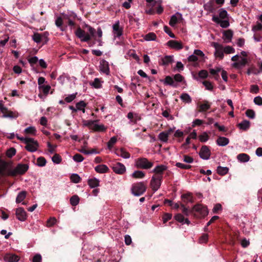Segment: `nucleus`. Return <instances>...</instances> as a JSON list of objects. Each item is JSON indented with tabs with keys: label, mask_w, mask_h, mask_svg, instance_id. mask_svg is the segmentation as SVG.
Wrapping results in <instances>:
<instances>
[{
	"label": "nucleus",
	"mask_w": 262,
	"mask_h": 262,
	"mask_svg": "<svg viewBox=\"0 0 262 262\" xmlns=\"http://www.w3.org/2000/svg\"><path fill=\"white\" fill-rule=\"evenodd\" d=\"M8 163L0 158V175L15 177L17 174H24L29 169L26 164H18L13 169L7 168Z\"/></svg>",
	"instance_id": "obj_1"
},
{
	"label": "nucleus",
	"mask_w": 262,
	"mask_h": 262,
	"mask_svg": "<svg viewBox=\"0 0 262 262\" xmlns=\"http://www.w3.org/2000/svg\"><path fill=\"white\" fill-rule=\"evenodd\" d=\"M181 207L183 213L186 216L192 214L196 218H201L204 217L208 213L207 207L200 204L194 205L191 209L185 207L184 204H181Z\"/></svg>",
	"instance_id": "obj_2"
},
{
	"label": "nucleus",
	"mask_w": 262,
	"mask_h": 262,
	"mask_svg": "<svg viewBox=\"0 0 262 262\" xmlns=\"http://www.w3.org/2000/svg\"><path fill=\"white\" fill-rule=\"evenodd\" d=\"M85 27L88 28L90 35L86 33L85 32L82 30L80 27H78L75 31V35L78 38L80 39L81 41L88 42L91 39V36L92 37L95 36L96 30L94 28H92L91 26L88 25H85Z\"/></svg>",
	"instance_id": "obj_3"
},
{
	"label": "nucleus",
	"mask_w": 262,
	"mask_h": 262,
	"mask_svg": "<svg viewBox=\"0 0 262 262\" xmlns=\"http://www.w3.org/2000/svg\"><path fill=\"white\" fill-rule=\"evenodd\" d=\"M146 182H140L132 184L131 191L135 196H140L146 191Z\"/></svg>",
	"instance_id": "obj_4"
},
{
	"label": "nucleus",
	"mask_w": 262,
	"mask_h": 262,
	"mask_svg": "<svg viewBox=\"0 0 262 262\" xmlns=\"http://www.w3.org/2000/svg\"><path fill=\"white\" fill-rule=\"evenodd\" d=\"M135 166L137 168L149 169L154 166V163L145 158H139L135 160Z\"/></svg>",
	"instance_id": "obj_5"
},
{
	"label": "nucleus",
	"mask_w": 262,
	"mask_h": 262,
	"mask_svg": "<svg viewBox=\"0 0 262 262\" xmlns=\"http://www.w3.org/2000/svg\"><path fill=\"white\" fill-rule=\"evenodd\" d=\"M162 180V178L158 176H153L152 177L150 184L151 189L154 191H156L160 187Z\"/></svg>",
	"instance_id": "obj_6"
},
{
	"label": "nucleus",
	"mask_w": 262,
	"mask_h": 262,
	"mask_svg": "<svg viewBox=\"0 0 262 262\" xmlns=\"http://www.w3.org/2000/svg\"><path fill=\"white\" fill-rule=\"evenodd\" d=\"M111 167L116 173L119 174H123L126 171L125 166L120 162L112 164Z\"/></svg>",
	"instance_id": "obj_7"
},
{
	"label": "nucleus",
	"mask_w": 262,
	"mask_h": 262,
	"mask_svg": "<svg viewBox=\"0 0 262 262\" xmlns=\"http://www.w3.org/2000/svg\"><path fill=\"white\" fill-rule=\"evenodd\" d=\"M211 151L209 147L206 145H203L199 152L200 158L204 160H208L209 159Z\"/></svg>",
	"instance_id": "obj_8"
},
{
	"label": "nucleus",
	"mask_w": 262,
	"mask_h": 262,
	"mask_svg": "<svg viewBox=\"0 0 262 262\" xmlns=\"http://www.w3.org/2000/svg\"><path fill=\"white\" fill-rule=\"evenodd\" d=\"M212 46L215 49L214 53L215 56L222 59L224 57L223 47L219 43L214 42H212Z\"/></svg>",
	"instance_id": "obj_9"
},
{
	"label": "nucleus",
	"mask_w": 262,
	"mask_h": 262,
	"mask_svg": "<svg viewBox=\"0 0 262 262\" xmlns=\"http://www.w3.org/2000/svg\"><path fill=\"white\" fill-rule=\"evenodd\" d=\"M167 169V167L164 165H159L155 167L152 172L155 173L154 176H158L163 178V174L165 170Z\"/></svg>",
	"instance_id": "obj_10"
},
{
	"label": "nucleus",
	"mask_w": 262,
	"mask_h": 262,
	"mask_svg": "<svg viewBox=\"0 0 262 262\" xmlns=\"http://www.w3.org/2000/svg\"><path fill=\"white\" fill-rule=\"evenodd\" d=\"M211 103L207 100H203L202 102L198 103L199 107V112L203 113L209 110L211 107Z\"/></svg>",
	"instance_id": "obj_11"
},
{
	"label": "nucleus",
	"mask_w": 262,
	"mask_h": 262,
	"mask_svg": "<svg viewBox=\"0 0 262 262\" xmlns=\"http://www.w3.org/2000/svg\"><path fill=\"white\" fill-rule=\"evenodd\" d=\"M212 20L216 24H220V26L223 28H226L229 26V21L228 19L221 20L217 16L214 15Z\"/></svg>",
	"instance_id": "obj_12"
},
{
	"label": "nucleus",
	"mask_w": 262,
	"mask_h": 262,
	"mask_svg": "<svg viewBox=\"0 0 262 262\" xmlns=\"http://www.w3.org/2000/svg\"><path fill=\"white\" fill-rule=\"evenodd\" d=\"M17 219L20 221H25L27 218V213L23 208L19 207L16 210Z\"/></svg>",
	"instance_id": "obj_13"
},
{
	"label": "nucleus",
	"mask_w": 262,
	"mask_h": 262,
	"mask_svg": "<svg viewBox=\"0 0 262 262\" xmlns=\"http://www.w3.org/2000/svg\"><path fill=\"white\" fill-rule=\"evenodd\" d=\"M38 147V142L33 139L32 142L26 144L25 149L30 152H34L37 150Z\"/></svg>",
	"instance_id": "obj_14"
},
{
	"label": "nucleus",
	"mask_w": 262,
	"mask_h": 262,
	"mask_svg": "<svg viewBox=\"0 0 262 262\" xmlns=\"http://www.w3.org/2000/svg\"><path fill=\"white\" fill-rule=\"evenodd\" d=\"M167 44L170 48L178 50H181L183 48L181 42L175 40H170L167 42Z\"/></svg>",
	"instance_id": "obj_15"
},
{
	"label": "nucleus",
	"mask_w": 262,
	"mask_h": 262,
	"mask_svg": "<svg viewBox=\"0 0 262 262\" xmlns=\"http://www.w3.org/2000/svg\"><path fill=\"white\" fill-rule=\"evenodd\" d=\"M19 258L18 255L11 253H7L4 257V260L8 262H18Z\"/></svg>",
	"instance_id": "obj_16"
},
{
	"label": "nucleus",
	"mask_w": 262,
	"mask_h": 262,
	"mask_svg": "<svg viewBox=\"0 0 262 262\" xmlns=\"http://www.w3.org/2000/svg\"><path fill=\"white\" fill-rule=\"evenodd\" d=\"M160 81L163 82L165 85H168L174 88L178 86V83H177L173 78L170 76H166L164 80L161 79Z\"/></svg>",
	"instance_id": "obj_17"
},
{
	"label": "nucleus",
	"mask_w": 262,
	"mask_h": 262,
	"mask_svg": "<svg viewBox=\"0 0 262 262\" xmlns=\"http://www.w3.org/2000/svg\"><path fill=\"white\" fill-rule=\"evenodd\" d=\"M114 36L119 37L122 34V29L120 28L119 22L118 21L113 26Z\"/></svg>",
	"instance_id": "obj_18"
},
{
	"label": "nucleus",
	"mask_w": 262,
	"mask_h": 262,
	"mask_svg": "<svg viewBox=\"0 0 262 262\" xmlns=\"http://www.w3.org/2000/svg\"><path fill=\"white\" fill-rule=\"evenodd\" d=\"M248 63V60L245 58H241V59L233 64V67L236 69H241L245 67Z\"/></svg>",
	"instance_id": "obj_19"
},
{
	"label": "nucleus",
	"mask_w": 262,
	"mask_h": 262,
	"mask_svg": "<svg viewBox=\"0 0 262 262\" xmlns=\"http://www.w3.org/2000/svg\"><path fill=\"white\" fill-rule=\"evenodd\" d=\"M177 16H178L181 19L182 18V14L179 12L172 15L169 22V25L171 27H174L178 23V18Z\"/></svg>",
	"instance_id": "obj_20"
},
{
	"label": "nucleus",
	"mask_w": 262,
	"mask_h": 262,
	"mask_svg": "<svg viewBox=\"0 0 262 262\" xmlns=\"http://www.w3.org/2000/svg\"><path fill=\"white\" fill-rule=\"evenodd\" d=\"M216 144L221 146H225L228 144L229 140L224 137H219L216 141Z\"/></svg>",
	"instance_id": "obj_21"
},
{
	"label": "nucleus",
	"mask_w": 262,
	"mask_h": 262,
	"mask_svg": "<svg viewBox=\"0 0 262 262\" xmlns=\"http://www.w3.org/2000/svg\"><path fill=\"white\" fill-rule=\"evenodd\" d=\"M233 35V31L231 30L224 31L223 32V38L226 40V42H229L231 41Z\"/></svg>",
	"instance_id": "obj_22"
},
{
	"label": "nucleus",
	"mask_w": 262,
	"mask_h": 262,
	"mask_svg": "<svg viewBox=\"0 0 262 262\" xmlns=\"http://www.w3.org/2000/svg\"><path fill=\"white\" fill-rule=\"evenodd\" d=\"M95 170L96 172L100 173L107 172L109 171V168L105 165H99L95 167Z\"/></svg>",
	"instance_id": "obj_23"
},
{
	"label": "nucleus",
	"mask_w": 262,
	"mask_h": 262,
	"mask_svg": "<svg viewBox=\"0 0 262 262\" xmlns=\"http://www.w3.org/2000/svg\"><path fill=\"white\" fill-rule=\"evenodd\" d=\"M116 154L125 159H128L130 157V154L126 151L124 148H121L116 151Z\"/></svg>",
	"instance_id": "obj_24"
},
{
	"label": "nucleus",
	"mask_w": 262,
	"mask_h": 262,
	"mask_svg": "<svg viewBox=\"0 0 262 262\" xmlns=\"http://www.w3.org/2000/svg\"><path fill=\"white\" fill-rule=\"evenodd\" d=\"M107 127H105L103 124H94V125L93 126V128H92V129H93L94 132H105L106 130Z\"/></svg>",
	"instance_id": "obj_25"
},
{
	"label": "nucleus",
	"mask_w": 262,
	"mask_h": 262,
	"mask_svg": "<svg viewBox=\"0 0 262 262\" xmlns=\"http://www.w3.org/2000/svg\"><path fill=\"white\" fill-rule=\"evenodd\" d=\"M182 201L186 203H188L189 202L190 203H193V197L192 196L191 193H186V194H183L182 195Z\"/></svg>",
	"instance_id": "obj_26"
},
{
	"label": "nucleus",
	"mask_w": 262,
	"mask_h": 262,
	"mask_svg": "<svg viewBox=\"0 0 262 262\" xmlns=\"http://www.w3.org/2000/svg\"><path fill=\"white\" fill-rule=\"evenodd\" d=\"M250 123L248 120H244L238 124L237 126L242 130H246L250 127Z\"/></svg>",
	"instance_id": "obj_27"
},
{
	"label": "nucleus",
	"mask_w": 262,
	"mask_h": 262,
	"mask_svg": "<svg viewBox=\"0 0 262 262\" xmlns=\"http://www.w3.org/2000/svg\"><path fill=\"white\" fill-rule=\"evenodd\" d=\"M101 70L103 73L108 74L110 71L108 62L104 60H102L101 62Z\"/></svg>",
	"instance_id": "obj_28"
},
{
	"label": "nucleus",
	"mask_w": 262,
	"mask_h": 262,
	"mask_svg": "<svg viewBox=\"0 0 262 262\" xmlns=\"http://www.w3.org/2000/svg\"><path fill=\"white\" fill-rule=\"evenodd\" d=\"M145 176V172L140 170H136L132 174V177L135 179H142Z\"/></svg>",
	"instance_id": "obj_29"
},
{
	"label": "nucleus",
	"mask_w": 262,
	"mask_h": 262,
	"mask_svg": "<svg viewBox=\"0 0 262 262\" xmlns=\"http://www.w3.org/2000/svg\"><path fill=\"white\" fill-rule=\"evenodd\" d=\"M162 64L164 66L168 65L173 61V57L171 56H165L161 58Z\"/></svg>",
	"instance_id": "obj_30"
},
{
	"label": "nucleus",
	"mask_w": 262,
	"mask_h": 262,
	"mask_svg": "<svg viewBox=\"0 0 262 262\" xmlns=\"http://www.w3.org/2000/svg\"><path fill=\"white\" fill-rule=\"evenodd\" d=\"M32 39L35 42L37 43H40L43 41L42 34L34 33L32 36Z\"/></svg>",
	"instance_id": "obj_31"
},
{
	"label": "nucleus",
	"mask_w": 262,
	"mask_h": 262,
	"mask_svg": "<svg viewBox=\"0 0 262 262\" xmlns=\"http://www.w3.org/2000/svg\"><path fill=\"white\" fill-rule=\"evenodd\" d=\"M237 158L238 161L242 162H248L250 159V156L246 154H239L237 155Z\"/></svg>",
	"instance_id": "obj_32"
},
{
	"label": "nucleus",
	"mask_w": 262,
	"mask_h": 262,
	"mask_svg": "<svg viewBox=\"0 0 262 262\" xmlns=\"http://www.w3.org/2000/svg\"><path fill=\"white\" fill-rule=\"evenodd\" d=\"M217 172L221 176H224L228 172L229 168L227 167H222L219 166L216 169Z\"/></svg>",
	"instance_id": "obj_33"
},
{
	"label": "nucleus",
	"mask_w": 262,
	"mask_h": 262,
	"mask_svg": "<svg viewBox=\"0 0 262 262\" xmlns=\"http://www.w3.org/2000/svg\"><path fill=\"white\" fill-rule=\"evenodd\" d=\"M88 183L90 187L95 188L99 186V181L96 178L90 179Z\"/></svg>",
	"instance_id": "obj_34"
},
{
	"label": "nucleus",
	"mask_w": 262,
	"mask_h": 262,
	"mask_svg": "<svg viewBox=\"0 0 262 262\" xmlns=\"http://www.w3.org/2000/svg\"><path fill=\"white\" fill-rule=\"evenodd\" d=\"M27 192L25 191H22L20 192L16 199V202L19 203L21 202L26 197Z\"/></svg>",
	"instance_id": "obj_35"
},
{
	"label": "nucleus",
	"mask_w": 262,
	"mask_h": 262,
	"mask_svg": "<svg viewBox=\"0 0 262 262\" xmlns=\"http://www.w3.org/2000/svg\"><path fill=\"white\" fill-rule=\"evenodd\" d=\"M181 99L185 102L190 103L191 102V98L190 96L187 93H183L180 96Z\"/></svg>",
	"instance_id": "obj_36"
},
{
	"label": "nucleus",
	"mask_w": 262,
	"mask_h": 262,
	"mask_svg": "<svg viewBox=\"0 0 262 262\" xmlns=\"http://www.w3.org/2000/svg\"><path fill=\"white\" fill-rule=\"evenodd\" d=\"M156 37L157 36L155 33L150 32L144 36V39L147 41L155 40Z\"/></svg>",
	"instance_id": "obj_37"
},
{
	"label": "nucleus",
	"mask_w": 262,
	"mask_h": 262,
	"mask_svg": "<svg viewBox=\"0 0 262 262\" xmlns=\"http://www.w3.org/2000/svg\"><path fill=\"white\" fill-rule=\"evenodd\" d=\"M159 139L163 142H167L168 141V136L166 132H162L159 134Z\"/></svg>",
	"instance_id": "obj_38"
},
{
	"label": "nucleus",
	"mask_w": 262,
	"mask_h": 262,
	"mask_svg": "<svg viewBox=\"0 0 262 262\" xmlns=\"http://www.w3.org/2000/svg\"><path fill=\"white\" fill-rule=\"evenodd\" d=\"M219 17L222 19L228 18V14L227 11L224 9H220L219 10Z\"/></svg>",
	"instance_id": "obj_39"
},
{
	"label": "nucleus",
	"mask_w": 262,
	"mask_h": 262,
	"mask_svg": "<svg viewBox=\"0 0 262 262\" xmlns=\"http://www.w3.org/2000/svg\"><path fill=\"white\" fill-rule=\"evenodd\" d=\"M79 202V198L77 195H73L70 199V203L73 206H76Z\"/></svg>",
	"instance_id": "obj_40"
},
{
	"label": "nucleus",
	"mask_w": 262,
	"mask_h": 262,
	"mask_svg": "<svg viewBox=\"0 0 262 262\" xmlns=\"http://www.w3.org/2000/svg\"><path fill=\"white\" fill-rule=\"evenodd\" d=\"M47 161L43 157H39L37 159V165L40 167H43L46 165Z\"/></svg>",
	"instance_id": "obj_41"
},
{
	"label": "nucleus",
	"mask_w": 262,
	"mask_h": 262,
	"mask_svg": "<svg viewBox=\"0 0 262 262\" xmlns=\"http://www.w3.org/2000/svg\"><path fill=\"white\" fill-rule=\"evenodd\" d=\"M16 150L15 148L14 147H11L7 150L6 156L8 158H11L16 154Z\"/></svg>",
	"instance_id": "obj_42"
},
{
	"label": "nucleus",
	"mask_w": 262,
	"mask_h": 262,
	"mask_svg": "<svg viewBox=\"0 0 262 262\" xmlns=\"http://www.w3.org/2000/svg\"><path fill=\"white\" fill-rule=\"evenodd\" d=\"M72 182L75 183H78L81 181V178L77 174L73 173L71 176L70 177Z\"/></svg>",
	"instance_id": "obj_43"
},
{
	"label": "nucleus",
	"mask_w": 262,
	"mask_h": 262,
	"mask_svg": "<svg viewBox=\"0 0 262 262\" xmlns=\"http://www.w3.org/2000/svg\"><path fill=\"white\" fill-rule=\"evenodd\" d=\"M39 89L41 90L43 94L46 95L49 93V91L51 89V86L49 85H42L41 86H39Z\"/></svg>",
	"instance_id": "obj_44"
},
{
	"label": "nucleus",
	"mask_w": 262,
	"mask_h": 262,
	"mask_svg": "<svg viewBox=\"0 0 262 262\" xmlns=\"http://www.w3.org/2000/svg\"><path fill=\"white\" fill-rule=\"evenodd\" d=\"M25 133L27 134L35 135L36 129L35 127L30 126L25 129Z\"/></svg>",
	"instance_id": "obj_45"
},
{
	"label": "nucleus",
	"mask_w": 262,
	"mask_h": 262,
	"mask_svg": "<svg viewBox=\"0 0 262 262\" xmlns=\"http://www.w3.org/2000/svg\"><path fill=\"white\" fill-rule=\"evenodd\" d=\"M117 138L116 137L114 136L112 137L107 142V147L109 149H111L113 145L116 143Z\"/></svg>",
	"instance_id": "obj_46"
},
{
	"label": "nucleus",
	"mask_w": 262,
	"mask_h": 262,
	"mask_svg": "<svg viewBox=\"0 0 262 262\" xmlns=\"http://www.w3.org/2000/svg\"><path fill=\"white\" fill-rule=\"evenodd\" d=\"M52 161L56 164H59L61 161V156L57 154H55L52 158Z\"/></svg>",
	"instance_id": "obj_47"
},
{
	"label": "nucleus",
	"mask_w": 262,
	"mask_h": 262,
	"mask_svg": "<svg viewBox=\"0 0 262 262\" xmlns=\"http://www.w3.org/2000/svg\"><path fill=\"white\" fill-rule=\"evenodd\" d=\"M209 136L206 132H204L199 136V140L201 142H205L209 139Z\"/></svg>",
	"instance_id": "obj_48"
},
{
	"label": "nucleus",
	"mask_w": 262,
	"mask_h": 262,
	"mask_svg": "<svg viewBox=\"0 0 262 262\" xmlns=\"http://www.w3.org/2000/svg\"><path fill=\"white\" fill-rule=\"evenodd\" d=\"M77 95V93L70 95L65 98L64 101L68 103H70L76 98Z\"/></svg>",
	"instance_id": "obj_49"
},
{
	"label": "nucleus",
	"mask_w": 262,
	"mask_h": 262,
	"mask_svg": "<svg viewBox=\"0 0 262 262\" xmlns=\"http://www.w3.org/2000/svg\"><path fill=\"white\" fill-rule=\"evenodd\" d=\"M246 115L248 117L251 119H254L255 117V113L253 110H247L246 112Z\"/></svg>",
	"instance_id": "obj_50"
},
{
	"label": "nucleus",
	"mask_w": 262,
	"mask_h": 262,
	"mask_svg": "<svg viewBox=\"0 0 262 262\" xmlns=\"http://www.w3.org/2000/svg\"><path fill=\"white\" fill-rule=\"evenodd\" d=\"M173 79L177 83L178 82H182L184 79V77L180 74H177L174 75Z\"/></svg>",
	"instance_id": "obj_51"
},
{
	"label": "nucleus",
	"mask_w": 262,
	"mask_h": 262,
	"mask_svg": "<svg viewBox=\"0 0 262 262\" xmlns=\"http://www.w3.org/2000/svg\"><path fill=\"white\" fill-rule=\"evenodd\" d=\"M92 85L96 89L100 88L101 87V84L99 79L98 78H95L94 81L92 83Z\"/></svg>",
	"instance_id": "obj_52"
},
{
	"label": "nucleus",
	"mask_w": 262,
	"mask_h": 262,
	"mask_svg": "<svg viewBox=\"0 0 262 262\" xmlns=\"http://www.w3.org/2000/svg\"><path fill=\"white\" fill-rule=\"evenodd\" d=\"M208 74L206 70H201L199 73L198 76L200 78L205 79L208 77Z\"/></svg>",
	"instance_id": "obj_53"
},
{
	"label": "nucleus",
	"mask_w": 262,
	"mask_h": 262,
	"mask_svg": "<svg viewBox=\"0 0 262 262\" xmlns=\"http://www.w3.org/2000/svg\"><path fill=\"white\" fill-rule=\"evenodd\" d=\"M73 160L77 162H82L84 160V158L82 155L79 154H75L73 157Z\"/></svg>",
	"instance_id": "obj_54"
},
{
	"label": "nucleus",
	"mask_w": 262,
	"mask_h": 262,
	"mask_svg": "<svg viewBox=\"0 0 262 262\" xmlns=\"http://www.w3.org/2000/svg\"><path fill=\"white\" fill-rule=\"evenodd\" d=\"M208 235L207 234H203L199 239V242L201 244L206 243L208 241Z\"/></svg>",
	"instance_id": "obj_55"
},
{
	"label": "nucleus",
	"mask_w": 262,
	"mask_h": 262,
	"mask_svg": "<svg viewBox=\"0 0 262 262\" xmlns=\"http://www.w3.org/2000/svg\"><path fill=\"white\" fill-rule=\"evenodd\" d=\"M86 106V103L83 100L80 101L76 104V107L78 110H81L82 107H85Z\"/></svg>",
	"instance_id": "obj_56"
},
{
	"label": "nucleus",
	"mask_w": 262,
	"mask_h": 262,
	"mask_svg": "<svg viewBox=\"0 0 262 262\" xmlns=\"http://www.w3.org/2000/svg\"><path fill=\"white\" fill-rule=\"evenodd\" d=\"M203 84L204 85V86L206 87V88L210 91H212L213 90V86L212 84V83L208 81H204L203 82Z\"/></svg>",
	"instance_id": "obj_57"
},
{
	"label": "nucleus",
	"mask_w": 262,
	"mask_h": 262,
	"mask_svg": "<svg viewBox=\"0 0 262 262\" xmlns=\"http://www.w3.org/2000/svg\"><path fill=\"white\" fill-rule=\"evenodd\" d=\"M172 217V214L171 213H165L162 218L164 223H165L168 221L170 220Z\"/></svg>",
	"instance_id": "obj_58"
},
{
	"label": "nucleus",
	"mask_w": 262,
	"mask_h": 262,
	"mask_svg": "<svg viewBox=\"0 0 262 262\" xmlns=\"http://www.w3.org/2000/svg\"><path fill=\"white\" fill-rule=\"evenodd\" d=\"M164 31L166 33H167L171 37L175 38V35H174L173 33H172L170 29L168 27H167L166 26H164Z\"/></svg>",
	"instance_id": "obj_59"
},
{
	"label": "nucleus",
	"mask_w": 262,
	"mask_h": 262,
	"mask_svg": "<svg viewBox=\"0 0 262 262\" xmlns=\"http://www.w3.org/2000/svg\"><path fill=\"white\" fill-rule=\"evenodd\" d=\"M42 257L40 254H35L32 259V262H41Z\"/></svg>",
	"instance_id": "obj_60"
},
{
	"label": "nucleus",
	"mask_w": 262,
	"mask_h": 262,
	"mask_svg": "<svg viewBox=\"0 0 262 262\" xmlns=\"http://www.w3.org/2000/svg\"><path fill=\"white\" fill-rule=\"evenodd\" d=\"M224 52L227 54L232 53L234 52V49L232 47L227 46L224 49Z\"/></svg>",
	"instance_id": "obj_61"
},
{
	"label": "nucleus",
	"mask_w": 262,
	"mask_h": 262,
	"mask_svg": "<svg viewBox=\"0 0 262 262\" xmlns=\"http://www.w3.org/2000/svg\"><path fill=\"white\" fill-rule=\"evenodd\" d=\"M174 218H175L176 220L179 222L180 223H182L184 221V216L180 213L177 214L174 216Z\"/></svg>",
	"instance_id": "obj_62"
},
{
	"label": "nucleus",
	"mask_w": 262,
	"mask_h": 262,
	"mask_svg": "<svg viewBox=\"0 0 262 262\" xmlns=\"http://www.w3.org/2000/svg\"><path fill=\"white\" fill-rule=\"evenodd\" d=\"M183 161L188 163H192L193 162V159L192 157L189 156L184 155Z\"/></svg>",
	"instance_id": "obj_63"
},
{
	"label": "nucleus",
	"mask_w": 262,
	"mask_h": 262,
	"mask_svg": "<svg viewBox=\"0 0 262 262\" xmlns=\"http://www.w3.org/2000/svg\"><path fill=\"white\" fill-rule=\"evenodd\" d=\"M254 102L258 105H262V98L260 96H257L254 99Z\"/></svg>",
	"instance_id": "obj_64"
}]
</instances>
